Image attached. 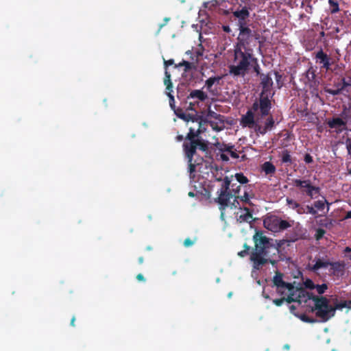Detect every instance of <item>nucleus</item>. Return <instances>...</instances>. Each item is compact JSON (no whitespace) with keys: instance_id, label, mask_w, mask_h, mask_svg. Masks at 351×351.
<instances>
[{"instance_id":"f257e3e1","label":"nucleus","mask_w":351,"mask_h":351,"mask_svg":"<svg viewBox=\"0 0 351 351\" xmlns=\"http://www.w3.org/2000/svg\"><path fill=\"white\" fill-rule=\"evenodd\" d=\"M253 240L255 249L250 254V261L254 269H259L267 263L274 265L276 263L274 258L279 256L280 245L274 243V240L264 235L262 231H256Z\"/></svg>"},{"instance_id":"f03ea898","label":"nucleus","mask_w":351,"mask_h":351,"mask_svg":"<svg viewBox=\"0 0 351 351\" xmlns=\"http://www.w3.org/2000/svg\"><path fill=\"white\" fill-rule=\"evenodd\" d=\"M271 108V103L268 97H260L259 101H256L251 109L241 117V125L254 129L256 132L257 124L263 117L269 114Z\"/></svg>"},{"instance_id":"7ed1b4c3","label":"nucleus","mask_w":351,"mask_h":351,"mask_svg":"<svg viewBox=\"0 0 351 351\" xmlns=\"http://www.w3.org/2000/svg\"><path fill=\"white\" fill-rule=\"evenodd\" d=\"M309 299L314 302V306L311 308L312 312H315V315L320 319L322 322H326L335 315L337 310H341L344 308H350L348 306L347 300H343L330 305L329 300L326 297L312 295Z\"/></svg>"},{"instance_id":"20e7f679","label":"nucleus","mask_w":351,"mask_h":351,"mask_svg":"<svg viewBox=\"0 0 351 351\" xmlns=\"http://www.w3.org/2000/svg\"><path fill=\"white\" fill-rule=\"evenodd\" d=\"M255 57L253 56V49L235 47L234 49V60L240 58L237 65H230L229 71L230 74L234 76L244 77L247 73L252 59Z\"/></svg>"},{"instance_id":"39448f33","label":"nucleus","mask_w":351,"mask_h":351,"mask_svg":"<svg viewBox=\"0 0 351 351\" xmlns=\"http://www.w3.org/2000/svg\"><path fill=\"white\" fill-rule=\"evenodd\" d=\"M239 33L237 38L236 47L243 48V49H252L250 43L253 39L258 40L260 34L256 30H252L248 25L238 28Z\"/></svg>"},{"instance_id":"423d86ee","label":"nucleus","mask_w":351,"mask_h":351,"mask_svg":"<svg viewBox=\"0 0 351 351\" xmlns=\"http://www.w3.org/2000/svg\"><path fill=\"white\" fill-rule=\"evenodd\" d=\"M292 184L298 188L302 195L311 199H313L315 195L320 192V188L313 185L310 180L293 179Z\"/></svg>"},{"instance_id":"0eeeda50","label":"nucleus","mask_w":351,"mask_h":351,"mask_svg":"<svg viewBox=\"0 0 351 351\" xmlns=\"http://www.w3.org/2000/svg\"><path fill=\"white\" fill-rule=\"evenodd\" d=\"M208 145V141H205L200 137L198 140L195 141V142H184L182 147L184 154H187L191 159V157H194L195 155L197 148L202 152H207L209 148Z\"/></svg>"},{"instance_id":"6e6552de","label":"nucleus","mask_w":351,"mask_h":351,"mask_svg":"<svg viewBox=\"0 0 351 351\" xmlns=\"http://www.w3.org/2000/svg\"><path fill=\"white\" fill-rule=\"evenodd\" d=\"M250 8L246 5L242 7L241 9H237L232 12V15L234 18L238 19L237 26L238 28L247 26L246 20L250 16Z\"/></svg>"},{"instance_id":"1a4fd4ad","label":"nucleus","mask_w":351,"mask_h":351,"mask_svg":"<svg viewBox=\"0 0 351 351\" xmlns=\"http://www.w3.org/2000/svg\"><path fill=\"white\" fill-rule=\"evenodd\" d=\"M218 197L215 199V202H217L221 210L225 209L228 206L230 199L233 197V194L231 191H218Z\"/></svg>"},{"instance_id":"9d476101","label":"nucleus","mask_w":351,"mask_h":351,"mask_svg":"<svg viewBox=\"0 0 351 351\" xmlns=\"http://www.w3.org/2000/svg\"><path fill=\"white\" fill-rule=\"evenodd\" d=\"M274 125L275 121L274 119V117L271 115H270L266 119L263 126L260 124V122L258 123V124H257L256 132L262 135H264L268 131L271 130L274 128Z\"/></svg>"},{"instance_id":"9b49d317","label":"nucleus","mask_w":351,"mask_h":351,"mask_svg":"<svg viewBox=\"0 0 351 351\" xmlns=\"http://www.w3.org/2000/svg\"><path fill=\"white\" fill-rule=\"evenodd\" d=\"M328 125L330 128L335 129L337 132H341L346 130V122L341 118L336 117L331 120H328Z\"/></svg>"},{"instance_id":"f8f14e48","label":"nucleus","mask_w":351,"mask_h":351,"mask_svg":"<svg viewBox=\"0 0 351 351\" xmlns=\"http://www.w3.org/2000/svg\"><path fill=\"white\" fill-rule=\"evenodd\" d=\"M201 121H199V128H197V130H195L191 127L189 128V131L184 138V142H195V141L198 140L200 138L199 135L202 132V131L201 130Z\"/></svg>"},{"instance_id":"ddd939ff","label":"nucleus","mask_w":351,"mask_h":351,"mask_svg":"<svg viewBox=\"0 0 351 351\" xmlns=\"http://www.w3.org/2000/svg\"><path fill=\"white\" fill-rule=\"evenodd\" d=\"M315 58L320 64H322V67L326 70L330 69L331 65V58L325 53L322 49H320L315 55Z\"/></svg>"},{"instance_id":"4468645a","label":"nucleus","mask_w":351,"mask_h":351,"mask_svg":"<svg viewBox=\"0 0 351 351\" xmlns=\"http://www.w3.org/2000/svg\"><path fill=\"white\" fill-rule=\"evenodd\" d=\"M261 84L263 88V91L261 94V96L265 97L264 96L265 93L270 90V89L273 85V81L269 74H267V75L261 74Z\"/></svg>"},{"instance_id":"2eb2a0df","label":"nucleus","mask_w":351,"mask_h":351,"mask_svg":"<svg viewBox=\"0 0 351 351\" xmlns=\"http://www.w3.org/2000/svg\"><path fill=\"white\" fill-rule=\"evenodd\" d=\"M280 218L277 217H271L265 219L263 221L265 227L274 232H278V223Z\"/></svg>"},{"instance_id":"dca6fc26","label":"nucleus","mask_w":351,"mask_h":351,"mask_svg":"<svg viewBox=\"0 0 351 351\" xmlns=\"http://www.w3.org/2000/svg\"><path fill=\"white\" fill-rule=\"evenodd\" d=\"M207 94L203 92L201 90H193L191 91L189 96H187V99H197L199 101H205L207 99Z\"/></svg>"},{"instance_id":"f3484780","label":"nucleus","mask_w":351,"mask_h":351,"mask_svg":"<svg viewBox=\"0 0 351 351\" xmlns=\"http://www.w3.org/2000/svg\"><path fill=\"white\" fill-rule=\"evenodd\" d=\"M245 211V213L241 214L237 218V221L240 223L243 222H248L250 223L252 221V213L250 211V208L247 207H244L242 208Z\"/></svg>"},{"instance_id":"a211bd4d","label":"nucleus","mask_w":351,"mask_h":351,"mask_svg":"<svg viewBox=\"0 0 351 351\" xmlns=\"http://www.w3.org/2000/svg\"><path fill=\"white\" fill-rule=\"evenodd\" d=\"M330 262L328 261H324L321 258H317L315 261V265L309 266V269L313 272L318 271L321 268H326L329 266Z\"/></svg>"},{"instance_id":"6ab92c4d","label":"nucleus","mask_w":351,"mask_h":351,"mask_svg":"<svg viewBox=\"0 0 351 351\" xmlns=\"http://www.w3.org/2000/svg\"><path fill=\"white\" fill-rule=\"evenodd\" d=\"M329 265L335 274H343L345 270V263L343 261L330 262Z\"/></svg>"},{"instance_id":"aec40b11","label":"nucleus","mask_w":351,"mask_h":351,"mask_svg":"<svg viewBox=\"0 0 351 351\" xmlns=\"http://www.w3.org/2000/svg\"><path fill=\"white\" fill-rule=\"evenodd\" d=\"M184 155L188 161V165H189L188 171L190 173V174H193V173L195 172L196 165H199L201 163V162L203 160V158H201L199 159V162L195 161V162H193V157H191V158L190 159V157H189V156L187 154H184Z\"/></svg>"},{"instance_id":"412c9836","label":"nucleus","mask_w":351,"mask_h":351,"mask_svg":"<svg viewBox=\"0 0 351 351\" xmlns=\"http://www.w3.org/2000/svg\"><path fill=\"white\" fill-rule=\"evenodd\" d=\"M282 276V274L279 271H277L276 275L274 276L273 282L278 289H281L282 286L285 285V282L283 280Z\"/></svg>"},{"instance_id":"4be33fe9","label":"nucleus","mask_w":351,"mask_h":351,"mask_svg":"<svg viewBox=\"0 0 351 351\" xmlns=\"http://www.w3.org/2000/svg\"><path fill=\"white\" fill-rule=\"evenodd\" d=\"M214 145L221 152H227L229 153L234 147L232 144L220 143L217 141Z\"/></svg>"},{"instance_id":"5701e85b","label":"nucleus","mask_w":351,"mask_h":351,"mask_svg":"<svg viewBox=\"0 0 351 351\" xmlns=\"http://www.w3.org/2000/svg\"><path fill=\"white\" fill-rule=\"evenodd\" d=\"M262 169L267 175L274 174L276 172L275 166L270 162L263 163Z\"/></svg>"},{"instance_id":"b1692460","label":"nucleus","mask_w":351,"mask_h":351,"mask_svg":"<svg viewBox=\"0 0 351 351\" xmlns=\"http://www.w3.org/2000/svg\"><path fill=\"white\" fill-rule=\"evenodd\" d=\"M164 84L166 86V92L173 91V84L171 80V74L168 71H165Z\"/></svg>"},{"instance_id":"393cba45","label":"nucleus","mask_w":351,"mask_h":351,"mask_svg":"<svg viewBox=\"0 0 351 351\" xmlns=\"http://www.w3.org/2000/svg\"><path fill=\"white\" fill-rule=\"evenodd\" d=\"M176 115L186 121H192L193 122H195V121H197L199 120V118L198 117H195L194 115H192V114H186V113H184V112H176Z\"/></svg>"},{"instance_id":"a878e982","label":"nucleus","mask_w":351,"mask_h":351,"mask_svg":"<svg viewBox=\"0 0 351 351\" xmlns=\"http://www.w3.org/2000/svg\"><path fill=\"white\" fill-rule=\"evenodd\" d=\"M232 184H231V180L228 176H226L223 179V184L219 191H231V186Z\"/></svg>"},{"instance_id":"bb28decb","label":"nucleus","mask_w":351,"mask_h":351,"mask_svg":"<svg viewBox=\"0 0 351 351\" xmlns=\"http://www.w3.org/2000/svg\"><path fill=\"white\" fill-rule=\"evenodd\" d=\"M281 161L282 163L289 164L292 163L291 157L289 152L287 149L282 151Z\"/></svg>"},{"instance_id":"cd10ccee","label":"nucleus","mask_w":351,"mask_h":351,"mask_svg":"<svg viewBox=\"0 0 351 351\" xmlns=\"http://www.w3.org/2000/svg\"><path fill=\"white\" fill-rule=\"evenodd\" d=\"M326 204H327L328 206L330 205L327 200L324 199V200H317L314 202L313 206L317 210H323L325 208Z\"/></svg>"},{"instance_id":"c85d7f7f","label":"nucleus","mask_w":351,"mask_h":351,"mask_svg":"<svg viewBox=\"0 0 351 351\" xmlns=\"http://www.w3.org/2000/svg\"><path fill=\"white\" fill-rule=\"evenodd\" d=\"M221 79V77H219V76L209 77L206 81V86L207 88L210 89L211 87L213 86V85L216 82L219 83Z\"/></svg>"},{"instance_id":"c756f323","label":"nucleus","mask_w":351,"mask_h":351,"mask_svg":"<svg viewBox=\"0 0 351 351\" xmlns=\"http://www.w3.org/2000/svg\"><path fill=\"white\" fill-rule=\"evenodd\" d=\"M234 177L237 182L241 184H247L249 182L248 178L243 173H237Z\"/></svg>"},{"instance_id":"7c9ffc66","label":"nucleus","mask_w":351,"mask_h":351,"mask_svg":"<svg viewBox=\"0 0 351 351\" xmlns=\"http://www.w3.org/2000/svg\"><path fill=\"white\" fill-rule=\"evenodd\" d=\"M250 196L249 195V193L248 191L246 190L244 191V193H243V195H237L236 196V199H240L241 201L246 203V204H252L251 202H250Z\"/></svg>"},{"instance_id":"2f4dec72","label":"nucleus","mask_w":351,"mask_h":351,"mask_svg":"<svg viewBox=\"0 0 351 351\" xmlns=\"http://www.w3.org/2000/svg\"><path fill=\"white\" fill-rule=\"evenodd\" d=\"M328 3L331 8L330 13L335 14L339 11V3L335 0H328Z\"/></svg>"},{"instance_id":"473e14b6","label":"nucleus","mask_w":351,"mask_h":351,"mask_svg":"<svg viewBox=\"0 0 351 351\" xmlns=\"http://www.w3.org/2000/svg\"><path fill=\"white\" fill-rule=\"evenodd\" d=\"M291 226V223L286 221L280 218V221L278 223V232L281 230H285Z\"/></svg>"},{"instance_id":"72a5a7b5","label":"nucleus","mask_w":351,"mask_h":351,"mask_svg":"<svg viewBox=\"0 0 351 351\" xmlns=\"http://www.w3.org/2000/svg\"><path fill=\"white\" fill-rule=\"evenodd\" d=\"M341 91H342V90L340 88V87H337L335 88H325L326 93H327L331 95H333V96L339 95L341 93Z\"/></svg>"},{"instance_id":"f704fd0d","label":"nucleus","mask_w":351,"mask_h":351,"mask_svg":"<svg viewBox=\"0 0 351 351\" xmlns=\"http://www.w3.org/2000/svg\"><path fill=\"white\" fill-rule=\"evenodd\" d=\"M286 202L287 205L293 210H296L298 207H299L300 204L293 199L287 197Z\"/></svg>"},{"instance_id":"c9c22d12","label":"nucleus","mask_w":351,"mask_h":351,"mask_svg":"<svg viewBox=\"0 0 351 351\" xmlns=\"http://www.w3.org/2000/svg\"><path fill=\"white\" fill-rule=\"evenodd\" d=\"M306 77L309 82H313L315 79V71L312 69H308L306 72Z\"/></svg>"},{"instance_id":"e433bc0d","label":"nucleus","mask_w":351,"mask_h":351,"mask_svg":"<svg viewBox=\"0 0 351 351\" xmlns=\"http://www.w3.org/2000/svg\"><path fill=\"white\" fill-rule=\"evenodd\" d=\"M252 64L253 66L254 72L256 73V75L261 76V71H260L261 68H260V66L258 64V60L256 58H254V59H252Z\"/></svg>"},{"instance_id":"4c0bfd02","label":"nucleus","mask_w":351,"mask_h":351,"mask_svg":"<svg viewBox=\"0 0 351 351\" xmlns=\"http://www.w3.org/2000/svg\"><path fill=\"white\" fill-rule=\"evenodd\" d=\"M325 234H326L325 230H324L322 228H317L316 230L315 238L316 240L319 241L323 238V237L324 236Z\"/></svg>"},{"instance_id":"58836bf2","label":"nucleus","mask_w":351,"mask_h":351,"mask_svg":"<svg viewBox=\"0 0 351 351\" xmlns=\"http://www.w3.org/2000/svg\"><path fill=\"white\" fill-rule=\"evenodd\" d=\"M315 289H316L319 294H323L327 290L328 286L326 284L317 285Z\"/></svg>"},{"instance_id":"ea45409f","label":"nucleus","mask_w":351,"mask_h":351,"mask_svg":"<svg viewBox=\"0 0 351 351\" xmlns=\"http://www.w3.org/2000/svg\"><path fill=\"white\" fill-rule=\"evenodd\" d=\"M184 72H188L192 69H195V65L192 62H190L188 61H184Z\"/></svg>"},{"instance_id":"a19ab883","label":"nucleus","mask_w":351,"mask_h":351,"mask_svg":"<svg viewBox=\"0 0 351 351\" xmlns=\"http://www.w3.org/2000/svg\"><path fill=\"white\" fill-rule=\"evenodd\" d=\"M241 189L240 185H237L236 184H232L231 186V192L233 194V197H236L238 195Z\"/></svg>"},{"instance_id":"79ce46f5","label":"nucleus","mask_w":351,"mask_h":351,"mask_svg":"<svg viewBox=\"0 0 351 351\" xmlns=\"http://www.w3.org/2000/svg\"><path fill=\"white\" fill-rule=\"evenodd\" d=\"M306 214H311L312 215H314L316 217L317 214V212L315 209V208L312 206H306Z\"/></svg>"},{"instance_id":"37998d69","label":"nucleus","mask_w":351,"mask_h":351,"mask_svg":"<svg viewBox=\"0 0 351 351\" xmlns=\"http://www.w3.org/2000/svg\"><path fill=\"white\" fill-rule=\"evenodd\" d=\"M304 285L305 286L306 288L308 289H314L315 288V285L314 284V282H313L312 280L311 279H306L304 282Z\"/></svg>"},{"instance_id":"c03bdc74","label":"nucleus","mask_w":351,"mask_h":351,"mask_svg":"<svg viewBox=\"0 0 351 351\" xmlns=\"http://www.w3.org/2000/svg\"><path fill=\"white\" fill-rule=\"evenodd\" d=\"M300 319L301 320H302L303 322H306V323H315L316 322V319L313 318V317H310L309 316L305 315V314H303L300 316Z\"/></svg>"},{"instance_id":"a18cd8bd","label":"nucleus","mask_w":351,"mask_h":351,"mask_svg":"<svg viewBox=\"0 0 351 351\" xmlns=\"http://www.w3.org/2000/svg\"><path fill=\"white\" fill-rule=\"evenodd\" d=\"M171 92L172 91H167V92H166V93L169 99V105H170L171 108L172 109H174L175 108V106H174L175 100H174L173 95L171 94Z\"/></svg>"},{"instance_id":"49530a36","label":"nucleus","mask_w":351,"mask_h":351,"mask_svg":"<svg viewBox=\"0 0 351 351\" xmlns=\"http://www.w3.org/2000/svg\"><path fill=\"white\" fill-rule=\"evenodd\" d=\"M341 83L342 85H340V88L343 90L345 88L351 85V80L346 81V78L343 77L341 79Z\"/></svg>"},{"instance_id":"de8ad7c7","label":"nucleus","mask_w":351,"mask_h":351,"mask_svg":"<svg viewBox=\"0 0 351 351\" xmlns=\"http://www.w3.org/2000/svg\"><path fill=\"white\" fill-rule=\"evenodd\" d=\"M194 243V241L193 240H191L190 238H186V239H184V245L186 247H191L193 245Z\"/></svg>"},{"instance_id":"09e8293b","label":"nucleus","mask_w":351,"mask_h":351,"mask_svg":"<svg viewBox=\"0 0 351 351\" xmlns=\"http://www.w3.org/2000/svg\"><path fill=\"white\" fill-rule=\"evenodd\" d=\"M285 301L287 303L290 304L294 302H296L297 300L293 298V293H290L287 298H285Z\"/></svg>"},{"instance_id":"8fccbe9b","label":"nucleus","mask_w":351,"mask_h":351,"mask_svg":"<svg viewBox=\"0 0 351 351\" xmlns=\"http://www.w3.org/2000/svg\"><path fill=\"white\" fill-rule=\"evenodd\" d=\"M306 206H302L300 204L299 205V207H298L297 210H296V212L299 214V215H302V214H305L306 213Z\"/></svg>"},{"instance_id":"3c124183","label":"nucleus","mask_w":351,"mask_h":351,"mask_svg":"<svg viewBox=\"0 0 351 351\" xmlns=\"http://www.w3.org/2000/svg\"><path fill=\"white\" fill-rule=\"evenodd\" d=\"M285 298L275 299L273 300V303L274 304H276V306H280L283 304V302H285Z\"/></svg>"},{"instance_id":"603ef678","label":"nucleus","mask_w":351,"mask_h":351,"mask_svg":"<svg viewBox=\"0 0 351 351\" xmlns=\"http://www.w3.org/2000/svg\"><path fill=\"white\" fill-rule=\"evenodd\" d=\"M173 64H174V60L173 59H170L168 60H164V65H165V71H167V67L169 66L173 65Z\"/></svg>"},{"instance_id":"864d4df0","label":"nucleus","mask_w":351,"mask_h":351,"mask_svg":"<svg viewBox=\"0 0 351 351\" xmlns=\"http://www.w3.org/2000/svg\"><path fill=\"white\" fill-rule=\"evenodd\" d=\"M304 160L307 164L311 163L313 161V157L309 154H305Z\"/></svg>"},{"instance_id":"5fc2aeb1","label":"nucleus","mask_w":351,"mask_h":351,"mask_svg":"<svg viewBox=\"0 0 351 351\" xmlns=\"http://www.w3.org/2000/svg\"><path fill=\"white\" fill-rule=\"evenodd\" d=\"M282 288H286L289 291H291L293 290L294 289V287L293 285L291 284V283H289V282H285V285L282 286Z\"/></svg>"},{"instance_id":"6e6d98bb","label":"nucleus","mask_w":351,"mask_h":351,"mask_svg":"<svg viewBox=\"0 0 351 351\" xmlns=\"http://www.w3.org/2000/svg\"><path fill=\"white\" fill-rule=\"evenodd\" d=\"M229 154L232 158L237 159L239 157V154L235 151H233V149H231Z\"/></svg>"},{"instance_id":"4d7b16f0","label":"nucleus","mask_w":351,"mask_h":351,"mask_svg":"<svg viewBox=\"0 0 351 351\" xmlns=\"http://www.w3.org/2000/svg\"><path fill=\"white\" fill-rule=\"evenodd\" d=\"M346 147L348 149V154L351 155V140L348 139L346 141Z\"/></svg>"},{"instance_id":"13d9d810","label":"nucleus","mask_w":351,"mask_h":351,"mask_svg":"<svg viewBox=\"0 0 351 351\" xmlns=\"http://www.w3.org/2000/svg\"><path fill=\"white\" fill-rule=\"evenodd\" d=\"M250 252H248L247 251L243 250L239 252H238V256H239L240 257H245L246 256L247 254H249Z\"/></svg>"},{"instance_id":"bf43d9fd","label":"nucleus","mask_w":351,"mask_h":351,"mask_svg":"<svg viewBox=\"0 0 351 351\" xmlns=\"http://www.w3.org/2000/svg\"><path fill=\"white\" fill-rule=\"evenodd\" d=\"M136 279L138 280V281H143L144 282L145 280L144 276L143 274H138L137 276H136Z\"/></svg>"},{"instance_id":"052dcab7","label":"nucleus","mask_w":351,"mask_h":351,"mask_svg":"<svg viewBox=\"0 0 351 351\" xmlns=\"http://www.w3.org/2000/svg\"><path fill=\"white\" fill-rule=\"evenodd\" d=\"M221 159L223 160V161H228L229 160V158L227 155L224 154H221Z\"/></svg>"},{"instance_id":"680f3d73","label":"nucleus","mask_w":351,"mask_h":351,"mask_svg":"<svg viewBox=\"0 0 351 351\" xmlns=\"http://www.w3.org/2000/svg\"><path fill=\"white\" fill-rule=\"evenodd\" d=\"M180 89H181V87L180 86H178V88H177V90H178V95H177V97H178V99H180L182 97H184V95L181 93Z\"/></svg>"},{"instance_id":"e2e57ef3","label":"nucleus","mask_w":351,"mask_h":351,"mask_svg":"<svg viewBox=\"0 0 351 351\" xmlns=\"http://www.w3.org/2000/svg\"><path fill=\"white\" fill-rule=\"evenodd\" d=\"M343 252H344L345 254L351 253V247H346L344 249ZM349 258L351 260V254L349 256Z\"/></svg>"},{"instance_id":"0e129e2a","label":"nucleus","mask_w":351,"mask_h":351,"mask_svg":"<svg viewBox=\"0 0 351 351\" xmlns=\"http://www.w3.org/2000/svg\"><path fill=\"white\" fill-rule=\"evenodd\" d=\"M176 141H178V142H180L183 140H184L185 138H184V136L181 134H179L176 136Z\"/></svg>"},{"instance_id":"69168bd1","label":"nucleus","mask_w":351,"mask_h":351,"mask_svg":"<svg viewBox=\"0 0 351 351\" xmlns=\"http://www.w3.org/2000/svg\"><path fill=\"white\" fill-rule=\"evenodd\" d=\"M238 199H236V197H234V202L232 203V206L234 207V208H237L238 205L239 204V202H238Z\"/></svg>"},{"instance_id":"338daca9","label":"nucleus","mask_w":351,"mask_h":351,"mask_svg":"<svg viewBox=\"0 0 351 351\" xmlns=\"http://www.w3.org/2000/svg\"><path fill=\"white\" fill-rule=\"evenodd\" d=\"M350 218H351V210L350 211H348L346 213V215L344 217V219H350Z\"/></svg>"},{"instance_id":"774afa93","label":"nucleus","mask_w":351,"mask_h":351,"mask_svg":"<svg viewBox=\"0 0 351 351\" xmlns=\"http://www.w3.org/2000/svg\"><path fill=\"white\" fill-rule=\"evenodd\" d=\"M194 106H195V104L192 103V102H190L189 103V107L187 108L188 110H194Z\"/></svg>"}]
</instances>
